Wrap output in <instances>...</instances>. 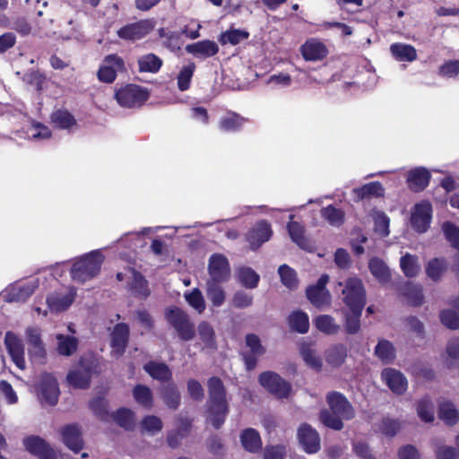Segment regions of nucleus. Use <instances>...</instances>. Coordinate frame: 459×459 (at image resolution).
Listing matches in <instances>:
<instances>
[{
  "label": "nucleus",
  "mask_w": 459,
  "mask_h": 459,
  "mask_svg": "<svg viewBox=\"0 0 459 459\" xmlns=\"http://www.w3.org/2000/svg\"><path fill=\"white\" fill-rule=\"evenodd\" d=\"M208 400V420L215 429H220L224 423L229 409L226 400V389L222 381L212 377L207 382Z\"/></svg>",
  "instance_id": "nucleus-1"
},
{
  "label": "nucleus",
  "mask_w": 459,
  "mask_h": 459,
  "mask_svg": "<svg viewBox=\"0 0 459 459\" xmlns=\"http://www.w3.org/2000/svg\"><path fill=\"white\" fill-rule=\"evenodd\" d=\"M165 318L182 341H192L195 336V325L190 316L182 308L169 307L165 309Z\"/></svg>",
  "instance_id": "nucleus-2"
},
{
  "label": "nucleus",
  "mask_w": 459,
  "mask_h": 459,
  "mask_svg": "<svg viewBox=\"0 0 459 459\" xmlns=\"http://www.w3.org/2000/svg\"><path fill=\"white\" fill-rule=\"evenodd\" d=\"M103 256L99 250L92 251L74 264L72 278L83 283L95 277L100 269Z\"/></svg>",
  "instance_id": "nucleus-3"
},
{
  "label": "nucleus",
  "mask_w": 459,
  "mask_h": 459,
  "mask_svg": "<svg viewBox=\"0 0 459 459\" xmlns=\"http://www.w3.org/2000/svg\"><path fill=\"white\" fill-rule=\"evenodd\" d=\"M342 286V282H339ZM342 289V301L349 307L350 310H363L366 305V290L362 281L358 277L348 278Z\"/></svg>",
  "instance_id": "nucleus-4"
},
{
  "label": "nucleus",
  "mask_w": 459,
  "mask_h": 459,
  "mask_svg": "<svg viewBox=\"0 0 459 459\" xmlns=\"http://www.w3.org/2000/svg\"><path fill=\"white\" fill-rule=\"evenodd\" d=\"M149 98V92L135 84H128L117 90L115 99L124 108H136L142 106Z\"/></svg>",
  "instance_id": "nucleus-5"
},
{
  "label": "nucleus",
  "mask_w": 459,
  "mask_h": 459,
  "mask_svg": "<svg viewBox=\"0 0 459 459\" xmlns=\"http://www.w3.org/2000/svg\"><path fill=\"white\" fill-rule=\"evenodd\" d=\"M208 273L207 281H228L230 277V267L227 257L221 254H212L208 262Z\"/></svg>",
  "instance_id": "nucleus-6"
},
{
  "label": "nucleus",
  "mask_w": 459,
  "mask_h": 459,
  "mask_svg": "<svg viewBox=\"0 0 459 459\" xmlns=\"http://www.w3.org/2000/svg\"><path fill=\"white\" fill-rule=\"evenodd\" d=\"M328 281V275L323 274L315 285L307 289L306 294L307 299L317 308H324L329 307L331 304L332 297L325 288Z\"/></svg>",
  "instance_id": "nucleus-7"
},
{
  "label": "nucleus",
  "mask_w": 459,
  "mask_h": 459,
  "mask_svg": "<svg viewBox=\"0 0 459 459\" xmlns=\"http://www.w3.org/2000/svg\"><path fill=\"white\" fill-rule=\"evenodd\" d=\"M259 383L269 393L279 398L287 397L290 392V385L273 371H265L260 374Z\"/></svg>",
  "instance_id": "nucleus-8"
},
{
  "label": "nucleus",
  "mask_w": 459,
  "mask_h": 459,
  "mask_svg": "<svg viewBox=\"0 0 459 459\" xmlns=\"http://www.w3.org/2000/svg\"><path fill=\"white\" fill-rule=\"evenodd\" d=\"M327 403L332 412L345 420H351L354 415V410L347 398L338 392H331L326 396Z\"/></svg>",
  "instance_id": "nucleus-9"
},
{
  "label": "nucleus",
  "mask_w": 459,
  "mask_h": 459,
  "mask_svg": "<svg viewBox=\"0 0 459 459\" xmlns=\"http://www.w3.org/2000/svg\"><path fill=\"white\" fill-rule=\"evenodd\" d=\"M154 28L152 20H142L122 27L117 35L126 40H137L148 35Z\"/></svg>",
  "instance_id": "nucleus-10"
},
{
  "label": "nucleus",
  "mask_w": 459,
  "mask_h": 459,
  "mask_svg": "<svg viewBox=\"0 0 459 459\" xmlns=\"http://www.w3.org/2000/svg\"><path fill=\"white\" fill-rule=\"evenodd\" d=\"M38 287V280L13 285L5 290L4 300L6 302H24Z\"/></svg>",
  "instance_id": "nucleus-11"
},
{
  "label": "nucleus",
  "mask_w": 459,
  "mask_h": 459,
  "mask_svg": "<svg viewBox=\"0 0 459 459\" xmlns=\"http://www.w3.org/2000/svg\"><path fill=\"white\" fill-rule=\"evenodd\" d=\"M23 446L30 454L40 459H57L56 454L46 441L38 436H30L23 439Z\"/></svg>",
  "instance_id": "nucleus-12"
},
{
  "label": "nucleus",
  "mask_w": 459,
  "mask_h": 459,
  "mask_svg": "<svg viewBox=\"0 0 459 459\" xmlns=\"http://www.w3.org/2000/svg\"><path fill=\"white\" fill-rule=\"evenodd\" d=\"M39 391L41 402L51 406L57 403L59 389L57 382L52 375L45 373L41 376Z\"/></svg>",
  "instance_id": "nucleus-13"
},
{
  "label": "nucleus",
  "mask_w": 459,
  "mask_h": 459,
  "mask_svg": "<svg viewBox=\"0 0 459 459\" xmlns=\"http://www.w3.org/2000/svg\"><path fill=\"white\" fill-rule=\"evenodd\" d=\"M272 235L273 230L270 224L266 221H260L248 231L247 240L250 248L255 250L268 241Z\"/></svg>",
  "instance_id": "nucleus-14"
},
{
  "label": "nucleus",
  "mask_w": 459,
  "mask_h": 459,
  "mask_svg": "<svg viewBox=\"0 0 459 459\" xmlns=\"http://www.w3.org/2000/svg\"><path fill=\"white\" fill-rule=\"evenodd\" d=\"M4 345L14 364L20 368H25L24 346L22 340L13 333L7 332Z\"/></svg>",
  "instance_id": "nucleus-15"
},
{
  "label": "nucleus",
  "mask_w": 459,
  "mask_h": 459,
  "mask_svg": "<svg viewBox=\"0 0 459 459\" xmlns=\"http://www.w3.org/2000/svg\"><path fill=\"white\" fill-rule=\"evenodd\" d=\"M298 438L304 450L308 454H314L320 449V438L316 429L304 423L298 431Z\"/></svg>",
  "instance_id": "nucleus-16"
},
{
  "label": "nucleus",
  "mask_w": 459,
  "mask_h": 459,
  "mask_svg": "<svg viewBox=\"0 0 459 459\" xmlns=\"http://www.w3.org/2000/svg\"><path fill=\"white\" fill-rule=\"evenodd\" d=\"M112 354L121 356L128 343L129 327L124 323L117 324L110 333Z\"/></svg>",
  "instance_id": "nucleus-17"
},
{
  "label": "nucleus",
  "mask_w": 459,
  "mask_h": 459,
  "mask_svg": "<svg viewBox=\"0 0 459 459\" xmlns=\"http://www.w3.org/2000/svg\"><path fill=\"white\" fill-rule=\"evenodd\" d=\"M382 380L396 394H403L408 387L404 375L394 368H385L381 374Z\"/></svg>",
  "instance_id": "nucleus-18"
},
{
  "label": "nucleus",
  "mask_w": 459,
  "mask_h": 459,
  "mask_svg": "<svg viewBox=\"0 0 459 459\" xmlns=\"http://www.w3.org/2000/svg\"><path fill=\"white\" fill-rule=\"evenodd\" d=\"M431 219V205L428 202H421L414 206L411 214V224L419 232H425Z\"/></svg>",
  "instance_id": "nucleus-19"
},
{
  "label": "nucleus",
  "mask_w": 459,
  "mask_h": 459,
  "mask_svg": "<svg viewBox=\"0 0 459 459\" xmlns=\"http://www.w3.org/2000/svg\"><path fill=\"white\" fill-rule=\"evenodd\" d=\"M300 51L307 61H320L328 54L326 46L317 39H307L301 46Z\"/></svg>",
  "instance_id": "nucleus-20"
},
{
  "label": "nucleus",
  "mask_w": 459,
  "mask_h": 459,
  "mask_svg": "<svg viewBox=\"0 0 459 459\" xmlns=\"http://www.w3.org/2000/svg\"><path fill=\"white\" fill-rule=\"evenodd\" d=\"M64 444L74 453H78L83 446L81 429L77 425H67L61 429Z\"/></svg>",
  "instance_id": "nucleus-21"
},
{
  "label": "nucleus",
  "mask_w": 459,
  "mask_h": 459,
  "mask_svg": "<svg viewBox=\"0 0 459 459\" xmlns=\"http://www.w3.org/2000/svg\"><path fill=\"white\" fill-rule=\"evenodd\" d=\"M191 429V422L187 419H178L177 428L168 432L167 443L171 448H177L181 441L188 436Z\"/></svg>",
  "instance_id": "nucleus-22"
},
{
  "label": "nucleus",
  "mask_w": 459,
  "mask_h": 459,
  "mask_svg": "<svg viewBox=\"0 0 459 459\" xmlns=\"http://www.w3.org/2000/svg\"><path fill=\"white\" fill-rule=\"evenodd\" d=\"M186 50L196 57L206 58L216 55L219 48L214 41L203 40L187 45Z\"/></svg>",
  "instance_id": "nucleus-23"
},
{
  "label": "nucleus",
  "mask_w": 459,
  "mask_h": 459,
  "mask_svg": "<svg viewBox=\"0 0 459 459\" xmlns=\"http://www.w3.org/2000/svg\"><path fill=\"white\" fill-rule=\"evenodd\" d=\"M75 293H53L47 299L48 308L52 312H61L66 310L74 302Z\"/></svg>",
  "instance_id": "nucleus-24"
},
{
  "label": "nucleus",
  "mask_w": 459,
  "mask_h": 459,
  "mask_svg": "<svg viewBox=\"0 0 459 459\" xmlns=\"http://www.w3.org/2000/svg\"><path fill=\"white\" fill-rule=\"evenodd\" d=\"M429 172L425 169L420 168L409 172L407 181L411 190L419 192L429 185Z\"/></svg>",
  "instance_id": "nucleus-25"
},
{
  "label": "nucleus",
  "mask_w": 459,
  "mask_h": 459,
  "mask_svg": "<svg viewBox=\"0 0 459 459\" xmlns=\"http://www.w3.org/2000/svg\"><path fill=\"white\" fill-rule=\"evenodd\" d=\"M143 368L153 379L160 382L169 380L172 376L171 370L165 363L150 361L143 366Z\"/></svg>",
  "instance_id": "nucleus-26"
},
{
  "label": "nucleus",
  "mask_w": 459,
  "mask_h": 459,
  "mask_svg": "<svg viewBox=\"0 0 459 459\" xmlns=\"http://www.w3.org/2000/svg\"><path fill=\"white\" fill-rule=\"evenodd\" d=\"M243 447L250 452L256 453L262 447V440L259 433L254 429H247L240 435Z\"/></svg>",
  "instance_id": "nucleus-27"
},
{
  "label": "nucleus",
  "mask_w": 459,
  "mask_h": 459,
  "mask_svg": "<svg viewBox=\"0 0 459 459\" xmlns=\"http://www.w3.org/2000/svg\"><path fill=\"white\" fill-rule=\"evenodd\" d=\"M390 51L399 61L412 62L417 58V51L411 45L394 43L390 46Z\"/></svg>",
  "instance_id": "nucleus-28"
},
{
  "label": "nucleus",
  "mask_w": 459,
  "mask_h": 459,
  "mask_svg": "<svg viewBox=\"0 0 459 459\" xmlns=\"http://www.w3.org/2000/svg\"><path fill=\"white\" fill-rule=\"evenodd\" d=\"M347 357V348L343 344H335L325 351V360L332 367H340Z\"/></svg>",
  "instance_id": "nucleus-29"
},
{
  "label": "nucleus",
  "mask_w": 459,
  "mask_h": 459,
  "mask_svg": "<svg viewBox=\"0 0 459 459\" xmlns=\"http://www.w3.org/2000/svg\"><path fill=\"white\" fill-rule=\"evenodd\" d=\"M162 65V60L156 55L150 53L138 59L139 71L142 73H157Z\"/></svg>",
  "instance_id": "nucleus-30"
},
{
  "label": "nucleus",
  "mask_w": 459,
  "mask_h": 459,
  "mask_svg": "<svg viewBox=\"0 0 459 459\" xmlns=\"http://www.w3.org/2000/svg\"><path fill=\"white\" fill-rule=\"evenodd\" d=\"M132 281L130 283V290L136 296L146 299L150 295L148 282L144 277L138 272L133 270Z\"/></svg>",
  "instance_id": "nucleus-31"
},
{
  "label": "nucleus",
  "mask_w": 459,
  "mask_h": 459,
  "mask_svg": "<svg viewBox=\"0 0 459 459\" xmlns=\"http://www.w3.org/2000/svg\"><path fill=\"white\" fill-rule=\"evenodd\" d=\"M293 215L290 216V221L288 223L287 226L289 234L293 242H295L301 248L306 249L309 247V245L308 241L304 236V227L300 225L299 222L293 221Z\"/></svg>",
  "instance_id": "nucleus-32"
},
{
  "label": "nucleus",
  "mask_w": 459,
  "mask_h": 459,
  "mask_svg": "<svg viewBox=\"0 0 459 459\" xmlns=\"http://www.w3.org/2000/svg\"><path fill=\"white\" fill-rule=\"evenodd\" d=\"M370 273L381 283L389 281L391 273L386 264L379 258H372L368 263Z\"/></svg>",
  "instance_id": "nucleus-33"
},
{
  "label": "nucleus",
  "mask_w": 459,
  "mask_h": 459,
  "mask_svg": "<svg viewBox=\"0 0 459 459\" xmlns=\"http://www.w3.org/2000/svg\"><path fill=\"white\" fill-rule=\"evenodd\" d=\"M320 212L322 218L333 227H340L344 222V212L333 205H328L322 208Z\"/></svg>",
  "instance_id": "nucleus-34"
},
{
  "label": "nucleus",
  "mask_w": 459,
  "mask_h": 459,
  "mask_svg": "<svg viewBox=\"0 0 459 459\" xmlns=\"http://www.w3.org/2000/svg\"><path fill=\"white\" fill-rule=\"evenodd\" d=\"M238 281L247 289H255L259 281V275L250 267H240L236 273Z\"/></svg>",
  "instance_id": "nucleus-35"
},
{
  "label": "nucleus",
  "mask_w": 459,
  "mask_h": 459,
  "mask_svg": "<svg viewBox=\"0 0 459 459\" xmlns=\"http://www.w3.org/2000/svg\"><path fill=\"white\" fill-rule=\"evenodd\" d=\"M133 396L141 406L151 409L153 405L152 390L144 385H137L133 389Z\"/></svg>",
  "instance_id": "nucleus-36"
},
{
  "label": "nucleus",
  "mask_w": 459,
  "mask_h": 459,
  "mask_svg": "<svg viewBox=\"0 0 459 459\" xmlns=\"http://www.w3.org/2000/svg\"><path fill=\"white\" fill-rule=\"evenodd\" d=\"M222 282H206V293L212 304L215 307H221L226 299L223 288L221 286Z\"/></svg>",
  "instance_id": "nucleus-37"
},
{
  "label": "nucleus",
  "mask_w": 459,
  "mask_h": 459,
  "mask_svg": "<svg viewBox=\"0 0 459 459\" xmlns=\"http://www.w3.org/2000/svg\"><path fill=\"white\" fill-rule=\"evenodd\" d=\"M66 379L69 385L75 388H87L90 385L91 373L86 369H76L69 372Z\"/></svg>",
  "instance_id": "nucleus-38"
},
{
  "label": "nucleus",
  "mask_w": 459,
  "mask_h": 459,
  "mask_svg": "<svg viewBox=\"0 0 459 459\" xmlns=\"http://www.w3.org/2000/svg\"><path fill=\"white\" fill-rule=\"evenodd\" d=\"M57 351L63 356H71L77 350L78 340L73 336L57 334Z\"/></svg>",
  "instance_id": "nucleus-39"
},
{
  "label": "nucleus",
  "mask_w": 459,
  "mask_h": 459,
  "mask_svg": "<svg viewBox=\"0 0 459 459\" xmlns=\"http://www.w3.org/2000/svg\"><path fill=\"white\" fill-rule=\"evenodd\" d=\"M316 328L326 334H336L340 331V325L335 323L333 316L321 315L315 319Z\"/></svg>",
  "instance_id": "nucleus-40"
},
{
  "label": "nucleus",
  "mask_w": 459,
  "mask_h": 459,
  "mask_svg": "<svg viewBox=\"0 0 459 459\" xmlns=\"http://www.w3.org/2000/svg\"><path fill=\"white\" fill-rule=\"evenodd\" d=\"M289 325L291 330L300 333H305L308 331L309 321L306 313L296 311L290 315Z\"/></svg>",
  "instance_id": "nucleus-41"
},
{
  "label": "nucleus",
  "mask_w": 459,
  "mask_h": 459,
  "mask_svg": "<svg viewBox=\"0 0 459 459\" xmlns=\"http://www.w3.org/2000/svg\"><path fill=\"white\" fill-rule=\"evenodd\" d=\"M161 398L172 410H177L180 404V394L174 384H169L161 389Z\"/></svg>",
  "instance_id": "nucleus-42"
},
{
  "label": "nucleus",
  "mask_w": 459,
  "mask_h": 459,
  "mask_svg": "<svg viewBox=\"0 0 459 459\" xmlns=\"http://www.w3.org/2000/svg\"><path fill=\"white\" fill-rule=\"evenodd\" d=\"M439 418L447 425H454L459 420V411L450 402L440 404L438 411Z\"/></svg>",
  "instance_id": "nucleus-43"
},
{
  "label": "nucleus",
  "mask_w": 459,
  "mask_h": 459,
  "mask_svg": "<svg viewBox=\"0 0 459 459\" xmlns=\"http://www.w3.org/2000/svg\"><path fill=\"white\" fill-rule=\"evenodd\" d=\"M400 266L407 277L416 276L420 270L417 256L408 253L401 257Z\"/></svg>",
  "instance_id": "nucleus-44"
},
{
  "label": "nucleus",
  "mask_w": 459,
  "mask_h": 459,
  "mask_svg": "<svg viewBox=\"0 0 459 459\" xmlns=\"http://www.w3.org/2000/svg\"><path fill=\"white\" fill-rule=\"evenodd\" d=\"M198 334L200 339L204 344V347L209 349H214L216 346L215 342V333L212 326L206 321H202L197 327Z\"/></svg>",
  "instance_id": "nucleus-45"
},
{
  "label": "nucleus",
  "mask_w": 459,
  "mask_h": 459,
  "mask_svg": "<svg viewBox=\"0 0 459 459\" xmlns=\"http://www.w3.org/2000/svg\"><path fill=\"white\" fill-rule=\"evenodd\" d=\"M358 196L361 199L370 197H381L385 194V188L380 182H371L364 185L360 188L355 189Z\"/></svg>",
  "instance_id": "nucleus-46"
},
{
  "label": "nucleus",
  "mask_w": 459,
  "mask_h": 459,
  "mask_svg": "<svg viewBox=\"0 0 459 459\" xmlns=\"http://www.w3.org/2000/svg\"><path fill=\"white\" fill-rule=\"evenodd\" d=\"M375 354L384 363H390L395 357V350L390 342L381 340L376 346Z\"/></svg>",
  "instance_id": "nucleus-47"
},
{
  "label": "nucleus",
  "mask_w": 459,
  "mask_h": 459,
  "mask_svg": "<svg viewBox=\"0 0 459 459\" xmlns=\"http://www.w3.org/2000/svg\"><path fill=\"white\" fill-rule=\"evenodd\" d=\"M51 121L56 127L61 129H69L76 124L73 115L66 110L55 111L51 115Z\"/></svg>",
  "instance_id": "nucleus-48"
},
{
  "label": "nucleus",
  "mask_w": 459,
  "mask_h": 459,
  "mask_svg": "<svg viewBox=\"0 0 459 459\" xmlns=\"http://www.w3.org/2000/svg\"><path fill=\"white\" fill-rule=\"evenodd\" d=\"M162 428V420L154 415H148L141 421L142 431L152 436L160 432Z\"/></svg>",
  "instance_id": "nucleus-49"
},
{
  "label": "nucleus",
  "mask_w": 459,
  "mask_h": 459,
  "mask_svg": "<svg viewBox=\"0 0 459 459\" xmlns=\"http://www.w3.org/2000/svg\"><path fill=\"white\" fill-rule=\"evenodd\" d=\"M455 311L446 309L441 312V322L450 329L459 328V299L455 303Z\"/></svg>",
  "instance_id": "nucleus-50"
},
{
  "label": "nucleus",
  "mask_w": 459,
  "mask_h": 459,
  "mask_svg": "<svg viewBox=\"0 0 459 459\" xmlns=\"http://www.w3.org/2000/svg\"><path fill=\"white\" fill-rule=\"evenodd\" d=\"M281 283L287 288L293 290L298 286L296 272L287 264H282L278 269Z\"/></svg>",
  "instance_id": "nucleus-51"
},
{
  "label": "nucleus",
  "mask_w": 459,
  "mask_h": 459,
  "mask_svg": "<svg viewBox=\"0 0 459 459\" xmlns=\"http://www.w3.org/2000/svg\"><path fill=\"white\" fill-rule=\"evenodd\" d=\"M186 302L197 311L202 314L205 309V301L201 290L197 288L192 290L190 292L185 293Z\"/></svg>",
  "instance_id": "nucleus-52"
},
{
  "label": "nucleus",
  "mask_w": 459,
  "mask_h": 459,
  "mask_svg": "<svg viewBox=\"0 0 459 459\" xmlns=\"http://www.w3.org/2000/svg\"><path fill=\"white\" fill-rule=\"evenodd\" d=\"M112 417L120 427L126 429H132L134 426V415L131 410L119 409Z\"/></svg>",
  "instance_id": "nucleus-53"
},
{
  "label": "nucleus",
  "mask_w": 459,
  "mask_h": 459,
  "mask_svg": "<svg viewBox=\"0 0 459 459\" xmlns=\"http://www.w3.org/2000/svg\"><path fill=\"white\" fill-rule=\"evenodd\" d=\"M446 270V264L444 259L434 258L430 260L426 267V273L433 281L440 279L443 273Z\"/></svg>",
  "instance_id": "nucleus-54"
},
{
  "label": "nucleus",
  "mask_w": 459,
  "mask_h": 459,
  "mask_svg": "<svg viewBox=\"0 0 459 459\" xmlns=\"http://www.w3.org/2000/svg\"><path fill=\"white\" fill-rule=\"evenodd\" d=\"M246 119L236 113H230L220 121V127L224 131H235L243 126Z\"/></svg>",
  "instance_id": "nucleus-55"
},
{
  "label": "nucleus",
  "mask_w": 459,
  "mask_h": 459,
  "mask_svg": "<svg viewBox=\"0 0 459 459\" xmlns=\"http://www.w3.org/2000/svg\"><path fill=\"white\" fill-rule=\"evenodd\" d=\"M417 414L425 422L434 420V406L429 399L423 398L418 403Z\"/></svg>",
  "instance_id": "nucleus-56"
},
{
  "label": "nucleus",
  "mask_w": 459,
  "mask_h": 459,
  "mask_svg": "<svg viewBox=\"0 0 459 459\" xmlns=\"http://www.w3.org/2000/svg\"><path fill=\"white\" fill-rule=\"evenodd\" d=\"M195 69V64L191 63L183 66L178 75V86L180 91H186L190 87L191 79Z\"/></svg>",
  "instance_id": "nucleus-57"
},
{
  "label": "nucleus",
  "mask_w": 459,
  "mask_h": 459,
  "mask_svg": "<svg viewBox=\"0 0 459 459\" xmlns=\"http://www.w3.org/2000/svg\"><path fill=\"white\" fill-rule=\"evenodd\" d=\"M248 33L239 30H230L221 35L220 42L222 45L231 44L237 45L242 40L247 39Z\"/></svg>",
  "instance_id": "nucleus-58"
},
{
  "label": "nucleus",
  "mask_w": 459,
  "mask_h": 459,
  "mask_svg": "<svg viewBox=\"0 0 459 459\" xmlns=\"http://www.w3.org/2000/svg\"><path fill=\"white\" fill-rule=\"evenodd\" d=\"M300 352L305 362L315 369H320L322 367L321 359L316 355L314 349L309 345L303 344Z\"/></svg>",
  "instance_id": "nucleus-59"
},
{
  "label": "nucleus",
  "mask_w": 459,
  "mask_h": 459,
  "mask_svg": "<svg viewBox=\"0 0 459 459\" xmlns=\"http://www.w3.org/2000/svg\"><path fill=\"white\" fill-rule=\"evenodd\" d=\"M373 220L375 222V231L382 237H386L389 234V218L381 212L373 213Z\"/></svg>",
  "instance_id": "nucleus-60"
},
{
  "label": "nucleus",
  "mask_w": 459,
  "mask_h": 459,
  "mask_svg": "<svg viewBox=\"0 0 459 459\" xmlns=\"http://www.w3.org/2000/svg\"><path fill=\"white\" fill-rule=\"evenodd\" d=\"M435 450L434 453L437 459H459V450L444 445H440L434 441Z\"/></svg>",
  "instance_id": "nucleus-61"
},
{
  "label": "nucleus",
  "mask_w": 459,
  "mask_h": 459,
  "mask_svg": "<svg viewBox=\"0 0 459 459\" xmlns=\"http://www.w3.org/2000/svg\"><path fill=\"white\" fill-rule=\"evenodd\" d=\"M320 420L326 427L333 429L340 430L343 428L342 420L344 419L333 414L332 411H323L320 414Z\"/></svg>",
  "instance_id": "nucleus-62"
},
{
  "label": "nucleus",
  "mask_w": 459,
  "mask_h": 459,
  "mask_svg": "<svg viewBox=\"0 0 459 459\" xmlns=\"http://www.w3.org/2000/svg\"><path fill=\"white\" fill-rule=\"evenodd\" d=\"M362 310L357 312L356 310H351V314L345 315V330L350 334L357 333L360 328L359 318Z\"/></svg>",
  "instance_id": "nucleus-63"
},
{
  "label": "nucleus",
  "mask_w": 459,
  "mask_h": 459,
  "mask_svg": "<svg viewBox=\"0 0 459 459\" xmlns=\"http://www.w3.org/2000/svg\"><path fill=\"white\" fill-rule=\"evenodd\" d=\"M446 239L459 250V229L451 222H445L442 226Z\"/></svg>",
  "instance_id": "nucleus-64"
}]
</instances>
